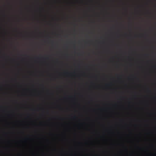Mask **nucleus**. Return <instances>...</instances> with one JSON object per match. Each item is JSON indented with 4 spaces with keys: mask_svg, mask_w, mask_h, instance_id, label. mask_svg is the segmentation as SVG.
Listing matches in <instances>:
<instances>
[{
    "mask_svg": "<svg viewBox=\"0 0 156 156\" xmlns=\"http://www.w3.org/2000/svg\"><path fill=\"white\" fill-rule=\"evenodd\" d=\"M75 117H76L75 116H74V117L73 118H74L75 119Z\"/></svg>",
    "mask_w": 156,
    "mask_h": 156,
    "instance_id": "obj_1",
    "label": "nucleus"
}]
</instances>
